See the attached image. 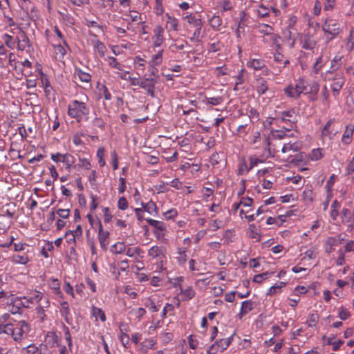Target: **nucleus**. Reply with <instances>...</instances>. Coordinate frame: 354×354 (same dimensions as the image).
I'll list each match as a JSON object with an SVG mask.
<instances>
[{
    "mask_svg": "<svg viewBox=\"0 0 354 354\" xmlns=\"http://www.w3.org/2000/svg\"><path fill=\"white\" fill-rule=\"evenodd\" d=\"M30 330V326L25 320L0 324V335H6L15 342H21L26 337Z\"/></svg>",
    "mask_w": 354,
    "mask_h": 354,
    "instance_id": "1",
    "label": "nucleus"
},
{
    "mask_svg": "<svg viewBox=\"0 0 354 354\" xmlns=\"http://www.w3.org/2000/svg\"><path fill=\"white\" fill-rule=\"evenodd\" d=\"M319 89V84L314 82L308 88V82L303 77H299L295 81V84H288L283 88V93L288 98L298 99L301 94L317 93Z\"/></svg>",
    "mask_w": 354,
    "mask_h": 354,
    "instance_id": "2",
    "label": "nucleus"
},
{
    "mask_svg": "<svg viewBox=\"0 0 354 354\" xmlns=\"http://www.w3.org/2000/svg\"><path fill=\"white\" fill-rule=\"evenodd\" d=\"M85 101L72 100L67 106L68 115L77 122L83 120H87L90 114V107L88 105V97H85Z\"/></svg>",
    "mask_w": 354,
    "mask_h": 354,
    "instance_id": "3",
    "label": "nucleus"
},
{
    "mask_svg": "<svg viewBox=\"0 0 354 354\" xmlns=\"http://www.w3.org/2000/svg\"><path fill=\"white\" fill-rule=\"evenodd\" d=\"M288 139L287 133L281 130L272 131L271 137L266 139L270 154L281 158L283 150L281 148L285 143L284 140Z\"/></svg>",
    "mask_w": 354,
    "mask_h": 354,
    "instance_id": "4",
    "label": "nucleus"
},
{
    "mask_svg": "<svg viewBox=\"0 0 354 354\" xmlns=\"http://www.w3.org/2000/svg\"><path fill=\"white\" fill-rule=\"evenodd\" d=\"M326 42L329 43L337 38L342 31V26L338 19L328 17L322 24Z\"/></svg>",
    "mask_w": 354,
    "mask_h": 354,
    "instance_id": "5",
    "label": "nucleus"
},
{
    "mask_svg": "<svg viewBox=\"0 0 354 354\" xmlns=\"http://www.w3.org/2000/svg\"><path fill=\"white\" fill-rule=\"evenodd\" d=\"M147 255L151 260L156 261V268L157 272H162L165 270L167 262V249L162 245H153L147 252Z\"/></svg>",
    "mask_w": 354,
    "mask_h": 354,
    "instance_id": "6",
    "label": "nucleus"
},
{
    "mask_svg": "<svg viewBox=\"0 0 354 354\" xmlns=\"http://www.w3.org/2000/svg\"><path fill=\"white\" fill-rule=\"evenodd\" d=\"M272 123L273 121L276 120L277 122H283L286 124L283 128L286 132H290L296 125L297 115L294 109H290L288 111H283L277 113L275 118H270Z\"/></svg>",
    "mask_w": 354,
    "mask_h": 354,
    "instance_id": "7",
    "label": "nucleus"
},
{
    "mask_svg": "<svg viewBox=\"0 0 354 354\" xmlns=\"http://www.w3.org/2000/svg\"><path fill=\"white\" fill-rule=\"evenodd\" d=\"M145 221L153 227L152 233L155 238L160 241H164L167 232V225L163 221L151 218H147Z\"/></svg>",
    "mask_w": 354,
    "mask_h": 354,
    "instance_id": "8",
    "label": "nucleus"
},
{
    "mask_svg": "<svg viewBox=\"0 0 354 354\" xmlns=\"http://www.w3.org/2000/svg\"><path fill=\"white\" fill-rule=\"evenodd\" d=\"M189 48H191V45L189 42L182 38L174 39L169 47L171 53H179L181 57L185 55L187 58H190L191 51L186 50Z\"/></svg>",
    "mask_w": 354,
    "mask_h": 354,
    "instance_id": "9",
    "label": "nucleus"
},
{
    "mask_svg": "<svg viewBox=\"0 0 354 354\" xmlns=\"http://www.w3.org/2000/svg\"><path fill=\"white\" fill-rule=\"evenodd\" d=\"M10 32L15 35L14 37V40L18 50L23 51L26 48V47L29 46L30 40L26 32L20 27L12 29Z\"/></svg>",
    "mask_w": 354,
    "mask_h": 354,
    "instance_id": "10",
    "label": "nucleus"
},
{
    "mask_svg": "<svg viewBox=\"0 0 354 354\" xmlns=\"http://www.w3.org/2000/svg\"><path fill=\"white\" fill-rule=\"evenodd\" d=\"M43 293L39 290H32L28 296L19 297L22 301V307L25 308H30L31 306L37 304L43 298Z\"/></svg>",
    "mask_w": 354,
    "mask_h": 354,
    "instance_id": "11",
    "label": "nucleus"
},
{
    "mask_svg": "<svg viewBox=\"0 0 354 354\" xmlns=\"http://www.w3.org/2000/svg\"><path fill=\"white\" fill-rule=\"evenodd\" d=\"M337 122L335 118L329 120L324 126L321 131L322 139L328 138L333 140L334 137L339 133V130L336 127Z\"/></svg>",
    "mask_w": 354,
    "mask_h": 354,
    "instance_id": "12",
    "label": "nucleus"
},
{
    "mask_svg": "<svg viewBox=\"0 0 354 354\" xmlns=\"http://www.w3.org/2000/svg\"><path fill=\"white\" fill-rule=\"evenodd\" d=\"M281 48H275L273 54L274 62L278 65L274 68L276 75H279L290 64V60L280 52Z\"/></svg>",
    "mask_w": 354,
    "mask_h": 354,
    "instance_id": "13",
    "label": "nucleus"
},
{
    "mask_svg": "<svg viewBox=\"0 0 354 354\" xmlns=\"http://www.w3.org/2000/svg\"><path fill=\"white\" fill-rule=\"evenodd\" d=\"M345 240V235L338 234L334 236L328 237L324 244L325 252L330 254L335 251V247L340 245Z\"/></svg>",
    "mask_w": 354,
    "mask_h": 354,
    "instance_id": "14",
    "label": "nucleus"
},
{
    "mask_svg": "<svg viewBox=\"0 0 354 354\" xmlns=\"http://www.w3.org/2000/svg\"><path fill=\"white\" fill-rule=\"evenodd\" d=\"M231 344V338H221L216 341L207 350V354H216L223 352Z\"/></svg>",
    "mask_w": 354,
    "mask_h": 354,
    "instance_id": "15",
    "label": "nucleus"
},
{
    "mask_svg": "<svg viewBox=\"0 0 354 354\" xmlns=\"http://www.w3.org/2000/svg\"><path fill=\"white\" fill-rule=\"evenodd\" d=\"M301 146L300 142L295 140L285 142L284 145H283L281 158L288 160L289 157L292 156L291 152L298 151L301 149Z\"/></svg>",
    "mask_w": 354,
    "mask_h": 354,
    "instance_id": "16",
    "label": "nucleus"
},
{
    "mask_svg": "<svg viewBox=\"0 0 354 354\" xmlns=\"http://www.w3.org/2000/svg\"><path fill=\"white\" fill-rule=\"evenodd\" d=\"M174 280V286L179 287L183 301H189L195 297L196 292L192 286H187L185 288H183L181 284L183 281V277H177Z\"/></svg>",
    "mask_w": 354,
    "mask_h": 354,
    "instance_id": "17",
    "label": "nucleus"
},
{
    "mask_svg": "<svg viewBox=\"0 0 354 354\" xmlns=\"http://www.w3.org/2000/svg\"><path fill=\"white\" fill-rule=\"evenodd\" d=\"M153 48H159L165 41V30L162 26H156L151 37Z\"/></svg>",
    "mask_w": 354,
    "mask_h": 354,
    "instance_id": "18",
    "label": "nucleus"
},
{
    "mask_svg": "<svg viewBox=\"0 0 354 354\" xmlns=\"http://www.w3.org/2000/svg\"><path fill=\"white\" fill-rule=\"evenodd\" d=\"M98 240L100 245L101 248L106 251L107 249V246L109 244V237L110 233L106 230H104L103 226L100 221H98Z\"/></svg>",
    "mask_w": 354,
    "mask_h": 354,
    "instance_id": "19",
    "label": "nucleus"
},
{
    "mask_svg": "<svg viewBox=\"0 0 354 354\" xmlns=\"http://www.w3.org/2000/svg\"><path fill=\"white\" fill-rule=\"evenodd\" d=\"M157 80L153 77H144L141 80L140 87L146 91L147 93L153 97L155 91V85Z\"/></svg>",
    "mask_w": 354,
    "mask_h": 354,
    "instance_id": "20",
    "label": "nucleus"
},
{
    "mask_svg": "<svg viewBox=\"0 0 354 354\" xmlns=\"http://www.w3.org/2000/svg\"><path fill=\"white\" fill-rule=\"evenodd\" d=\"M125 254L129 257L133 258L136 262L139 263L144 258L145 252L139 246H127Z\"/></svg>",
    "mask_w": 354,
    "mask_h": 354,
    "instance_id": "21",
    "label": "nucleus"
},
{
    "mask_svg": "<svg viewBox=\"0 0 354 354\" xmlns=\"http://www.w3.org/2000/svg\"><path fill=\"white\" fill-rule=\"evenodd\" d=\"M180 302L179 299L174 297V304L166 303L161 313V317L165 319L167 315L171 316L174 315V310L176 308L180 306Z\"/></svg>",
    "mask_w": 354,
    "mask_h": 354,
    "instance_id": "22",
    "label": "nucleus"
},
{
    "mask_svg": "<svg viewBox=\"0 0 354 354\" xmlns=\"http://www.w3.org/2000/svg\"><path fill=\"white\" fill-rule=\"evenodd\" d=\"M59 313L68 325L73 324V317L71 314L69 304L67 301H63L60 302Z\"/></svg>",
    "mask_w": 354,
    "mask_h": 354,
    "instance_id": "23",
    "label": "nucleus"
},
{
    "mask_svg": "<svg viewBox=\"0 0 354 354\" xmlns=\"http://www.w3.org/2000/svg\"><path fill=\"white\" fill-rule=\"evenodd\" d=\"M344 83L345 77L344 75H338L337 77L335 78V80L332 82L330 86L333 92V95L335 99L338 97L339 91L344 86Z\"/></svg>",
    "mask_w": 354,
    "mask_h": 354,
    "instance_id": "24",
    "label": "nucleus"
},
{
    "mask_svg": "<svg viewBox=\"0 0 354 354\" xmlns=\"http://www.w3.org/2000/svg\"><path fill=\"white\" fill-rule=\"evenodd\" d=\"M281 39L280 36L274 32V30L268 35L267 36L263 37L262 41L268 44L271 46H276V48H281V46L279 43Z\"/></svg>",
    "mask_w": 354,
    "mask_h": 354,
    "instance_id": "25",
    "label": "nucleus"
},
{
    "mask_svg": "<svg viewBox=\"0 0 354 354\" xmlns=\"http://www.w3.org/2000/svg\"><path fill=\"white\" fill-rule=\"evenodd\" d=\"M254 308V302L252 300H245L241 303V308L239 313L237 314L236 317L239 319H242V318L246 315L248 313L251 312Z\"/></svg>",
    "mask_w": 354,
    "mask_h": 354,
    "instance_id": "26",
    "label": "nucleus"
},
{
    "mask_svg": "<svg viewBox=\"0 0 354 354\" xmlns=\"http://www.w3.org/2000/svg\"><path fill=\"white\" fill-rule=\"evenodd\" d=\"M89 34L95 37V39L92 41V45L94 48L95 52L98 53L101 57H104L107 50L106 46L103 42L97 39V36L96 35L91 33V31L89 32Z\"/></svg>",
    "mask_w": 354,
    "mask_h": 354,
    "instance_id": "27",
    "label": "nucleus"
},
{
    "mask_svg": "<svg viewBox=\"0 0 354 354\" xmlns=\"http://www.w3.org/2000/svg\"><path fill=\"white\" fill-rule=\"evenodd\" d=\"M235 80V84L233 88L234 91H238L242 88L240 86L242 85L248 77L247 71L242 68L238 71V74L233 77Z\"/></svg>",
    "mask_w": 354,
    "mask_h": 354,
    "instance_id": "28",
    "label": "nucleus"
},
{
    "mask_svg": "<svg viewBox=\"0 0 354 354\" xmlns=\"http://www.w3.org/2000/svg\"><path fill=\"white\" fill-rule=\"evenodd\" d=\"M353 133L354 125L351 123L347 124L341 138L343 145H348L352 142Z\"/></svg>",
    "mask_w": 354,
    "mask_h": 354,
    "instance_id": "29",
    "label": "nucleus"
},
{
    "mask_svg": "<svg viewBox=\"0 0 354 354\" xmlns=\"http://www.w3.org/2000/svg\"><path fill=\"white\" fill-rule=\"evenodd\" d=\"M189 258V250L186 247L178 248L176 259L180 266H183Z\"/></svg>",
    "mask_w": 354,
    "mask_h": 354,
    "instance_id": "30",
    "label": "nucleus"
},
{
    "mask_svg": "<svg viewBox=\"0 0 354 354\" xmlns=\"http://www.w3.org/2000/svg\"><path fill=\"white\" fill-rule=\"evenodd\" d=\"M11 304L9 306V312L12 315L21 314L22 308V301L19 297H12Z\"/></svg>",
    "mask_w": 354,
    "mask_h": 354,
    "instance_id": "31",
    "label": "nucleus"
},
{
    "mask_svg": "<svg viewBox=\"0 0 354 354\" xmlns=\"http://www.w3.org/2000/svg\"><path fill=\"white\" fill-rule=\"evenodd\" d=\"M29 251L27 250L23 254H14L11 257V261L16 264L26 265L30 260L28 255Z\"/></svg>",
    "mask_w": 354,
    "mask_h": 354,
    "instance_id": "32",
    "label": "nucleus"
},
{
    "mask_svg": "<svg viewBox=\"0 0 354 354\" xmlns=\"http://www.w3.org/2000/svg\"><path fill=\"white\" fill-rule=\"evenodd\" d=\"M167 18L165 28L167 31H178L179 30V23L178 19L176 17L171 16L169 13L165 15Z\"/></svg>",
    "mask_w": 354,
    "mask_h": 354,
    "instance_id": "33",
    "label": "nucleus"
},
{
    "mask_svg": "<svg viewBox=\"0 0 354 354\" xmlns=\"http://www.w3.org/2000/svg\"><path fill=\"white\" fill-rule=\"evenodd\" d=\"M164 49H159L156 53L153 55L149 62V65L151 68L159 66L163 61Z\"/></svg>",
    "mask_w": 354,
    "mask_h": 354,
    "instance_id": "34",
    "label": "nucleus"
},
{
    "mask_svg": "<svg viewBox=\"0 0 354 354\" xmlns=\"http://www.w3.org/2000/svg\"><path fill=\"white\" fill-rule=\"evenodd\" d=\"M40 81L41 86L44 90L46 96H49L53 91V87L50 85V81L47 75L44 74L42 71L40 72Z\"/></svg>",
    "mask_w": 354,
    "mask_h": 354,
    "instance_id": "35",
    "label": "nucleus"
},
{
    "mask_svg": "<svg viewBox=\"0 0 354 354\" xmlns=\"http://www.w3.org/2000/svg\"><path fill=\"white\" fill-rule=\"evenodd\" d=\"M142 207L144 211L149 214L157 216L158 214V207L155 202L150 201L147 203H141Z\"/></svg>",
    "mask_w": 354,
    "mask_h": 354,
    "instance_id": "36",
    "label": "nucleus"
},
{
    "mask_svg": "<svg viewBox=\"0 0 354 354\" xmlns=\"http://www.w3.org/2000/svg\"><path fill=\"white\" fill-rule=\"evenodd\" d=\"M344 48L348 53L354 50V27H351L349 30L348 35L345 39Z\"/></svg>",
    "mask_w": 354,
    "mask_h": 354,
    "instance_id": "37",
    "label": "nucleus"
},
{
    "mask_svg": "<svg viewBox=\"0 0 354 354\" xmlns=\"http://www.w3.org/2000/svg\"><path fill=\"white\" fill-rule=\"evenodd\" d=\"M91 315L95 317V321H97V319H100L102 322H105L106 320V314L100 308L92 306L91 308Z\"/></svg>",
    "mask_w": 354,
    "mask_h": 354,
    "instance_id": "38",
    "label": "nucleus"
},
{
    "mask_svg": "<svg viewBox=\"0 0 354 354\" xmlns=\"http://www.w3.org/2000/svg\"><path fill=\"white\" fill-rule=\"evenodd\" d=\"M265 64V60L261 58H253L247 62V66L248 68H253L255 71H260L264 67Z\"/></svg>",
    "mask_w": 354,
    "mask_h": 354,
    "instance_id": "39",
    "label": "nucleus"
},
{
    "mask_svg": "<svg viewBox=\"0 0 354 354\" xmlns=\"http://www.w3.org/2000/svg\"><path fill=\"white\" fill-rule=\"evenodd\" d=\"M75 159L73 155H71L68 153H65L63 154L62 162L64 163V165L65 166V169L67 171H68V172L71 171L72 167H73V164L75 163Z\"/></svg>",
    "mask_w": 354,
    "mask_h": 354,
    "instance_id": "40",
    "label": "nucleus"
},
{
    "mask_svg": "<svg viewBox=\"0 0 354 354\" xmlns=\"http://www.w3.org/2000/svg\"><path fill=\"white\" fill-rule=\"evenodd\" d=\"M10 227V219L5 215L0 214V235L6 234Z\"/></svg>",
    "mask_w": 354,
    "mask_h": 354,
    "instance_id": "41",
    "label": "nucleus"
},
{
    "mask_svg": "<svg viewBox=\"0 0 354 354\" xmlns=\"http://www.w3.org/2000/svg\"><path fill=\"white\" fill-rule=\"evenodd\" d=\"M298 35L299 33L297 32V30L287 29V32L285 33V38L287 40L290 48H294L297 36Z\"/></svg>",
    "mask_w": 354,
    "mask_h": 354,
    "instance_id": "42",
    "label": "nucleus"
},
{
    "mask_svg": "<svg viewBox=\"0 0 354 354\" xmlns=\"http://www.w3.org/2000/svg\"><path fill=\"white\" fill-rule=\"evenodd\" d=\"M49 286L55 295L62 297V292L60 289V283L57 278L50 277L49 279Z\"/></svg>",
    "mask_w": 354,
    "mask_h": 354,
    "instance_id": "43",
    "label": "nucleus"
},
{
    "mask_svg": "<svg viewBox=\"0 0 354 354\" xmlns=\"http://www.w3.org/2000/svg\"><path fill=\"white\" fill-rule=\"evenodd\" d=\"M53 48L55 50V55L59 59H62L66 55V46L64 44H53Z\"/></svg>",
    "mask_w": 354,
    "mask_h": 354,
    "instance_id": "44",
    "label": "nucleus"
},
{
    "mask_svg": "<svg viewBox=\"0 0 354 354\" xmlns=\"http://www.w3.org/2000/svg\"><path fill=\"white\" fill-rule=\"evenodd\" d=\"M184 21H185L190 27L194 28L202 23V20L201 18H197L194 15L189 14L183 17Z\"/></svg>",
    "mask_w": 354,
    "mask_h": 354,
    "instance_id": "45",
    "label": "nucleus"
},
{
    "mask_svg": "<svg viewBox=\"0 0 354 354\" xmlns=\"http://www.w3.org/2000/svg\"><path fill=\"white\" fill-rule=\"evenodd\" d=\"M338 75H344L341 72H337L335 69L329 70L322 75V78L325 82H333L335 78L337 77Z\"/></svg>",
    "mask_w": 354,
    "mask_h": 354,
    "instance_id": "46",
    "label": "nucleus"
},
{
    "mask_svg": "<svg viewBox=\"0 0 354 354\" xmlns=\"http://www.w3.org/2000/svg\"><path fill=\"white\" fill-rule=\"evenodd\" d=\"M127 246L123 242H117L113 244L111 248L112 253L115 254H120L126 253Z\"/></svg>",
    "mask_w": 354,
    "mask_h": 354,
    "instance_id": "47",
    "label": "nucleus"
},
{
    "mask_svg": "<svg viewBox=\"0 0 354 354\" xmlns=\"http://www.w3.org/2000/svg\"><path fill=\"white\" fill-rule=\"evenodd\" d=\"M342 214V221L344 224H350L351 223L352 217H353V211L351 209L344 207L341 212Z\"/></svg>",
    "mask_w": 354,
    "mask_h": 354,
    "instance_id": "48",
    "label": "nucleus"
},
{
    "mask_svg": "<svg viewBox=\"0 0 354 354\" xmlns=\"http://www.w3.org/2000/svg\"><path fill=\"white\" fill-rule=\"evenodd\" d=\"M203 24L194 27V32L192 36L189 37V41L191 42H200L202 38L201 35V29H202Z\"/></svg>",
    "mask_w": 354,
    "mask_h": 354,
    "instance_id": "49",
    "label": "nucleus"
},
{
    "mask_svg": "<svg viewBox=\"0 0 354 354\" xmlns=\"http://www.w3.org/2000/svg\"><path fill=\"white\" fill-rule=\"evenodd\" d=\"M44 342L45 344H47L50 347H53L58 344L57 336L55 333L49 332L46 335Z\"/></svg>",
    "mask_w": 354,
    "mask_h": 354,
    "instance_id": "50",
    "label": "nucleus"
},
{
    "mask_svg": "<svg viewBox=\"0 0 354 354\" xmlns=\"http://www.w3.org/2000/svg\"><path fill=\"white\" fill-rule=\"evenodd\" d=\"M301 43V48L306 50H312L316 45V42L313 39H311L308 35H305Z\"/></svg>",
    "mask_w": 354,
    "mask_h": 354,
    "instance_id": "51",
    "label": "nucleus"
},
{
    "mask_svg": "<svg viewBox=\"0 0 354 354\" xmlns=\"http://www.w3.org/2000/svg\"><path fill=\"white\" fill-rule=\"evenodd\" d=\"M286 285V282L279 281L271 286L267 291V295L272 296L281 292V289Z\"/></svg>",
    "mask_w": 354,
    "mask_h": 354,
    "instance_id": "52",
    "label": "nucleus"
},
{
    "mask_svg": "<svg viewBox=\"0 0 354 354\" xmlns=\"http://www.w3.org/2000/svg\"><path fill=\"white\" fill-rule=\"evenodd\" d=\"M1 39L3 41L5 45L9 48H17L15 41L14 40V36L5 33L2 35Z\"/></svg>",
    "mask_w": 354,
    "mask_h": 354,
    "instance_id": "53",
    "label": "nucleus"
},
{
    "mask_svg": "<svg viewBox=\"0 0 354 354\" xmlns=\"http://www.w3.org/2000/svg\"><path fill=\"white\" fill-rule=\"evenodd\" d=\"M324 156L322 148L313 149L308 155V158L312 161H317Z\"/></svg>",
    "mask_w": 354,
    "mask_h": 354,
    "instance_id": "54",
    "label": "nucleus"
},
{
    "mask_svg": "<svg viewBox=\"0 0 354 354\" xmlns=\"http://www.w3.org/2000/svg\"><path fill=\"white\" fill-rule=\"evenodd\" d=\"M105 156V149L104 147H100L96 152V157L97 158L98 165L100 167H104L106 165V161L104 159Z\"/></svg>",
    "mask_w": 354,
    "mask_h": 354,
    "instance_id": "55",
    "label": "nucleus"
},
{
    "mask_svg": "<svg viewBox=\"0 0 354 354\" xmlns=\"http://www.w3.org/2000/svg\"><path fill=\"white\" fill-rule=\"evenodd\" d=\"M222 19L218 15H213L209 19V24L214 30H219L220 26L222 25Z\"/></svg>",
    "mask_w": 354,
    "mask_h": 354,
    "instance_id": "56",
    "label": "nucleus"
},
{
    "mask_svg": "<svg viewBox=\"0 0 354 354\" xmlns=\"http://www.w3.org/2000/svg\"><path fill=\"white\" fill-rule=\"evenodd\" d=\"M319 317L317 313H310L308 315L306 324L308 327L314 328L317 326Z\"/></svg>",
    "mask_w": 354,
    "mask_h": 354,
    "instance_id": "57",
    "label": "nucleus"
},
{
    "mask_svg": "<svg viewBox=\"0 0 354 354\" xmlns=\"http://www.w3.org/2000/svg\"><path fill=\"white\" fill-rule=\"evenodd\" d=\"M108 65L113 68L117 69L118 71H122L123 65L118 62L117 59L114 57L109 56L107 57Z\"/></svg>",
    "mask_w": 354,
    "mask_h": 354,
    "instance_id": "58",
    "label": "nucleus"
},
{
    "mask_svg": "<svg viewBox=\"0 0 354 354\" xmlns=\"http://www.w3.org/2000/svg\"><path fill=\"white\" fill-rule=\"evenodd\" d=\"M258 32L263 35V37L270 35L274 30L273 28L268 24H259L257 26Z\"/></svg>",
    "mask_w": 354,
    "mask_h": 354,
    "instance_id": "59",
    "label": "nucleus"
},
{
    "mask_svg": "<svg viewBox=\"0 0 354 354\" xmlns=\"http://www.w3.org/2000/svg\"><path fill=\"white\" fill-rule=\"evenodd\" d=\"M268 89V82L266 80L260 78L259 80V84L257 86V91L259 95H263L266 93V92Z\"/></svg>",
    "mask_w": 354,
    "mask_h": 354,
    "instance_id": "60",
    "label": "nucleus"
},
{
    "mask_svg": "<svg viewBox=\"0 0 354 354\" xmlns=\"http://www.w3.org/2000/svg\"><path fill=\"white\" fill-rule=\"evenodd\" d=\"M145 306L151 313H156L159 310V306L156 305L155 302L150 297L147 298Z\"/></svg>",
    "mask_w": 354,
    "mask_h": 354,
    "instance_id": "61",
    "label": "nucleus"
},
{
    "mask_svg": "<svg viewBox=\"0 0 354 354\" xmlns=\"http://www.w3.org/2000/svg\"><path fill=\"white\" fill-rule=\"evenodd\" d=\"M77 75L79 77V80L82 82L88 83L91 80V76L89 73L83 71L81 69H77L76 71Z\"/></svg>",
    "mask_w": 354,
    "mask_h": 354,
    "instance_id": "62",
    "label": "nucleus"
},
{
    "mask_svg": "<svg viewBox=\"0 0 354 354\" xmlns=\"http://www.w3.org/2000/svg\"><path fill=\"white\" fill-rule=\"evenodd\" d=\"M91 123L93 127L99 128L100 130L104 131L106 127V123L104 120L100 117H95Z\"/></svg>",
    "mask_w": 354,
    "mask_h": 354,
    "instance_id": "63",
    "label": "nucleus"
},
{
    "mask_svg": "<svg viewBox=\"0 0 354 354\" xmlns=\"http://www.w3.org/2000/svg\"><path fill=\"white\" fill-rule=\"evenodd\" d=\"M133 64L136 68L144 71L146 60L140 56H136L133 58Z\"/></svg>",
    "mask_w": 354,
    "mask_h": 354,
    "instance_id": "64",
    "label": "nucleus"
}]
</instances>
